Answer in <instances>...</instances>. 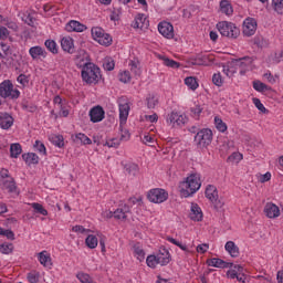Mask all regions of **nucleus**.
Masks as SVG:
<instances>
[{"instance_id": "1", "label": "nucleus", "mask_w": 283, "mask_h": 283, "mask_svg": "<svg viewBox=\"0 0 283 283\" xmlns=\"http://www.w3.org/2000/svg\"><path fill=\"white\" fill-rule=\"evenodd\" d=\"M201 185L202 184H200V177H198V175H190L185 181L179 184L181 198H189V196H193V193L200 189Z\"/></svg>"}, {"instance_id": "2", "label": "nucleus", "mask_w": 283, "mask_h": 283, "mask_svg": "<svg viewBox=\"0 0 283 283\" xmlns=\"http://www.w3.org/2000/svg\"><path fill=\"white\" fill-rule=\"evenodd\" d=\"M82 81L87 85H96L101 81V69L94 63L86 64L82 67Z\"/></svg>"}, {"instance_id": "3", "label": "nucleus", "mask_w": 283, "mask_h": 283, "mask_svg": "<svg viewBox=\"0 0 283 283\" xmlns=\"http://www.w3.org/2000/svg\"><path fill=\"white\" fill-rule=\"evenodd\" d=\"M213 140V133L209 128H203L197 133L195 136V143L199 147V149H203L205 147H209L211 142Z\"/></svg>"}, {"instance_id": "4", "label": "nucleus", "mask_w": 283, "mask_h": 283, "mask_svg": "<svg viewBox=\"0 0 283 283\" xmlns=\"http://www.w3.org/2000/svg\"><path fill=\"white\" fill-rule=\"evenodd\" d=\"M0 96L1 98H19L21 96V92L19 90H14V85L10 80H6L0 84Z\"/></svg>"}, {"instance_id": "5", "label": "nucleus", "mask_w": 283, "mask_h": 283, "mask_svg": "<svg viewBox=\"0 0 283 283\" xmlns=\"http://www.w3.org/2000/svg\"><path fill=\"white\" fill-rule=\"evenodd\" d=\"M217 30L221 36H238L240 35V29L234 23L229 21H221L217 24Z\"/></svg>"}, {"instance_id": "6", "label": "nucleus", "mask_w": 283, "mask_h": 283, "mask_svg": "<svg viewBox=\"0 0 283 283\" xmlns=\"http://www.w3.org/2000/svg\"><path fill=\"white\" fill-rule=\"evenodd\" d=\"M169 198V193L165 189L155 188L149 190L148 200L155 205H160Z\"/></svg>"}, {"instance_id": "7", "label": "nucleus", "mask_w": 283, "mask_h": 283, "mask_svg": "<svg viewBox=\"0 0 283 283\" xmlns=\"http://www.w3.org/2000/svg\"><path fill=\"white\" fill-rule=\"evenodd\" d=\"M251 65H253V57L250 56L241 57L235 62V66L240 69L241 76H244L251 70Z\"/></svg>"}, {"instance_id": "8", "label": "nucleus", "mask_w": 283, "mask_h": 283, "mask_svg": "<svg viewBox=\"0 0 283 283\" xmlns=\"http://www.w3.org/2000/svg\"><path fill=\"white\" fill-rule=\"evenodd\" d=\"M258 30V21L253 18H247L243 21V34L244 36H253Z\"/></svg>"}, {"instance_id": "9", "label": "nucleus", "mask_w": 283, "mask_h": 283, "mask_svg": "<svg viewBox=\"0 0 283 283\" xmlns=\"http://www.w3.org/2000/svg\"><path fill=\"white\" fill-rule=\"evenodd\" d=\"M75 63L78 67H85V65H91L90 54L85 50L77 51L75 55Z\"/></svg>"}, {"instance_id": "10", "label": "nucleus", "mask_w": 283, "mask_h": 283, "mask_svg": "<svg viewBox=\"0 0 283 283\" xmlns=\"http://www.w3.org/2000/svg\"><path fill=\"white\" fill-rule=\"evenodd\" d=\"M90 118L92 123H101L105 118V111L102 106H95L90 111Z\"/></svg>"}, {"instance_id": "11", "label": "nucleus", "mask_w": 283, "mask_h": 283, "mask_svg": "<svg viewBox=\"0 0 283 283\" xmlns=\"http://www.w3.org/2000/svg\"><path fill=\"white\" fill-rule=\"evenodd\" d=\"M61 48L67 54H74L76 52V48L74 46V39L72 36H64L61 40Z\"/></svg>"}, {"instance_id": "12", "label": "nucleus", "mask_w": 283, "mask_h": 283, "mask_svg": "<svg viewBox=\"0 0 283 283\" xmlns=\"http://www.w3.org/2000/svg\"><path fill=\"white\" fill-rule=\"evenodd\" d=\"M132 27L135 28V30H147L149 28V20H147L145 14H138L135 18Z\"/></svg>"}, {"instance_id": "13", "label": "nucleus", "mask_w": 283, "mask_h": 283, "mask_svg": "<svg viewBox=\"0 0 283 283\" xmlns=\"http://www.w3.org/2000/svg\"><path fill=\"white\" fill-rule=\"evenodd\" d=\"M207 264L208 266H214L216 269H231V266H233V263H229L218 258L207 260Z\"/></svg>"}, {"instance_id": "14", "label": "nucleus", "mask_w": 283, "mask_h": 283, "mask_svg": "<svg viewBox=\"0 0 283 283\" xmlns=\"http://www.w3.org/2000/svg\"><path fill=\"white\" fill-rule=\"evenodd\" d=\"M264 213L268 218H280V207L273 202H268L264 207Z\"/></svg>"}, {"instance_id": "15", "label": "nucleus", "mask_w": 283, "mask_h": 283, "mask_svg": "<svg viewBox=\"0 0 283 283\" xmlns=\"http://www.w3.org/2000/svg\"><path fill=\"white\" fill-rule=\"evenodd\" d=\"M158 32L164 36H174V25L170 22L163 21L158 24Z\"/></svg>"}, {"instance_id": "16", "label": "nucleus", "mask_w": 283, "mask_h": 283, "mask_svg": "<svg viewBox=\"0 0 283 283\" xmlns=\"http://www.w3.org/2000/svg\"><path fill=\"white\" fill-rule=\"evenodd\" d=\"M14 125V118L8 113H0V127L1 129H10Z\"/></svg>"}, {"instance_id": "17", "label": "nucleus", "mask_w": 283, "mask_h": 283, "mask_svg": "<svg viewBox=\"0 0 283 283\" xmlns=\"http://www.w3.org/2000/svg\"><path fill=\"white\" fill-rule=\"evenodd\" d=\"M65 29L67 32H85V30H87V25L76 20H72L66 24Z\"/></svg>"}, {"instance_id": "18", "label": "nucleus", "mask_w": 283, "mask_h": 283, "mask_svg": "<svg viewBox=\"0 0 283 283\" xmlns=\"http://www.w3.org/2000/svg\"><path fill=\"white\" fill-rule=\"evenodd\" d=\"M189 217L195 222H200L202 220V209L198 207V203H192Z\"/></svg>"}, {"instance_id": "19", "label": "nucleus", "mask_w": 283, "mask_h": 283, "mask_svg": "<svg viewBox=\"0 0 283 283\" xmlns=\"http://www.w3.org/2000/svg\"><path fill=\"white\" fill-rule=\"evenodd\" d=\"M169 258V251L164 248L159 250V253L157 254V262L160 264V266H167V264L170 262Z\"/></svg>"}, {"instance_id": "20", "label": "nucleus", "mask_w": 283, "mask_h": 283, "mask_svg": "<svg viewBox=\"0 0 283 283\" xmlns=\"http://www.w3.org/2000/svg\"><path fill=\"white\" fill-rule=\"evenodd\" d=\"M129 116V103L119 104V123H127V118Z\"/></svg>"}, {"instance_id": "21", "label": "nucleus", "mask_w": 283, "mask_h": 283, "mask_svg": "<svg viewBox=\"0 0 283 283\" xmlns=\"http://www.w3.org/2000/svg\"><path fill=\"white\" fill-rule=\"evenodd\" d=\"M130 209L129 206L125 205L122 208H117L114 211L115 220H127V214L129 213Z\"/></svg>"}, {"instance_id": "22", "label": "nucleus", "mask_w": 283, "mask_h": 283, "mask_svg": "<svg viewBox=\"0 0 283 283\" xmlns=\"http://www.w3.org/2000/svg\"><path fill=\"white\" fill-rule=\"evenodd\" d=\"M29 54L33 59V61H35V59H39V56H42L43 59H45V56H48V52L45 51V49H43L41 46H32L29 50Z\"/></svg>"}, {"instance_id": "23", "label": "nucleus", "mask_w": 283, "mask_h": 283, "mask_svg": "<svg viewBox=\"0 0 283 283\" xmlns=\"http://www.w3.org/2000/svg\"><path fill=\"white\" fill-rule=\"evenodd\" d=\"M226 251L231 255V258H239L240 256V248L235 245V242L228 241L224 247Z\"/></svg>"}, {"instance_id": "24", "label": "nucleus", "mask_w": 283, "mask_h": 283, "mask_svg": "<svg viewBox=\"0 0 283 283\" xmlns=\"http://www.w3.org/2000/svg\"><path fill=\"white\" fill-rule=\"evenodd\" d=\"M220 10L222 14H226L227 17L233 15V6H231V2L229 0L220 1Z\"/></svg>"}, {"instance_id": "25", "label": "nucleus", "mask_w": 283, "mask_h": 283, "mask_svg": "<svg viewBox=\"0 0 283 283\" xmlns=\"http://www.w3.org/2000/svg\"><path fill=\"white\" fill-rule=\"evenodd\" d=\"M157 59H159L160 61L164 62V65H166V67H172V70H178V67H180V63L170 60L169 57L165 56V55H157Z\"/></svg>"}, {"instance_id": "26", "label": "nucleus", "mask_w": 283, "mask_h": 283, "mask_svg": "<svg viewBox=\"0 0 283 283\" xmlns=\"http://www.w3.org/2000/svg\"><path fill=\"white\" fill-rule=\"evenodd\" d=\"M3 189H7L9 193H14L17 191V182H14V178L9 177V179L2 180Z\"/></svg>"}, {"instance_id": "27", "label": "nucleus", "mask_w": 283, "mask_h": 283, "mask_svg": "<svg viewBox=\"0 0 283 283\" xmlns=\"http://www.w3.org/2000/svg\"><path fill=\"white\" fill-rule=\"evenodd\" d=\"M22 158L27 165H39V156L34 153L23 154Z\"/></svg>"}, {"instance_id": "28", "label": "nucleus", "mask_w": 283, "mask_h": 283, "mask_svg": "<svg viewBox=\"0 0 283 283\" xmlns=\"http://www.w3.org/2000/svg\"><path fill=\"white\" fill-rule=\"evenodd\" d=\"M146 104L148 109H156L158 105V95L148 94L146 97Z\"/></svg>"}, {"instance_id": "29", "label": "nucleus", "mask_w": 283, "mask_h": 283, "mask_svg": "<svg viewBox=\"0 0 283 283\" xmlns=\"http://www.w3.org/2000/svg\"><path fill=\"white\" fill-rule=\"evenodd\" d=\"M93 39L94 41H96V43H98L99 45H104L105 48H109V45L114 43L112 36H94Z\"/></svg>"}, {"instance_id": "30", "label": "nucleus", "mask_w": 283, "mask_h": 283, "mask_svg": "<svg viewBox=\"0 0 283 283\" xmlns=\"http://www.w3.org/2000/svg\"><path fill=\"white\" fill-rule=\"evenodd\" d=\"M206 198H208V200H213L214 198H218V188H216V186L213 185H209L206 188Z\"/></svg>"}, {"instance_id": "31", "label": "nucleus", "mask_w": 283, "mask_h": 283, "mask_svg": "<svg viewBox=\"0 0 283 283\" xmlns=\"http://www.w3.org/2000/svg\"><path fill=\"white\" fill-rule=\"evenodd\" d=\"M44 45L46 48V50H49V52H51V54H59V45L56 44V42L54 40H46L44 42Z\"/></svg>"}, {"instance_id": "32", "label": "nucleus", "mask_w": 283, "mask_h": 283, "mask_svg": "<svg viewBox=\"0 0 283 283\" xmlns=\"http://www.w3.org/2000/svg\"><path fill=\"white\" fill-rule=\"evenodd\" d=\"M116 67V63L114 62V59L112 57H105L103 61V69L106 72H112Z\"/></svg>"}, {"instance_id": "33", "label": "nucleus", "mask_w": 283, "mask_h": 283, "mask_svg": "<svg viewBox=\"0 0 283 283\" xmlns=\"http://www.w3.org/2000/svg\"><path fill=\"white\" fill-rule=\"evenodd\" d=\"M85 244L88 249H96V247H98V239L96 235L90 234L85 240Z\"/></svg>"}, {"instance_id": "34", "label": "nucleus", "mask_w": 283, "mask_h": 283, "mask_svg": "<svg viewBox=\"0 0 283 283\" xmlns=\"http://www.w3.org/2000/svg\"><path fill=\"white\" fill-rule=\"evenodd\" d=\"M253 88L256 92H269L271 90V86L262 83L261 81H254L253 82Z\"/></svg>"}, {"instance_id": "35", "label": "nucleus", "mask_w": 283, "mask_h": 283, "mask_svg": "<svg viewBox=\"0 0 283 283\" xmlns=\"http://www.w3.org/2000/svg\"><path fill=\"white\" fill-rule=\"evenodd\" d=\"M253 44L256 45V48H269V40L264 36H258L254 38Z\"/></svg>"}, {"instance_id": "36", "label": "nucleus", "mask_w": 283, "mask_h": 283, "mask_svg": "<svg viewBox=\"0 0 283 283\" xmlns=\"http://www.w3.org/2000/svg\"><path fill=\"white\" fill-rule=\"evenodd\" d=\"M21 144H12L10 147L11 158H19L21 156Z\"/></svg>"}, {"instance_id": "37", "label": "nucleus", "mask_w": 283, "mask_h": 283, "mask_svg": "<svg viewBox=\"0 0 283 283\" xmlns=\"http://www.w3.org/2000/svg\"><path fill=\"white\" fill-rule=\"evenodd\" d=\"M22 21L27 23V25H31V28H34L36 23V19L31 13H23Z\"/></svg>"}, {"instance_id": "38", "label": "nucleus", "mask_w": 283, "mask_h": 283, "mask_svg": "<svg viewBox=\"0 0 283 283\" xmlns=\"http://www.w3.org/2000/svg\"><path fill=\"white\" fill-rule=\"evenodd\" d=\"M48 252L43 251L39 253V262L43 264V266H50L51 258L50 255L45 254Z\"/></svg>"}, {"instance_id": "39", "label": "nucleus", "mask_w": 283, "mask_h": 283, "mask_svg": "<svg viewBox=\"0 0 283 283\" xmlns=\"http://www.w3.org/2000/svg\"><path fill=\"white\" fill-rule=\"evenodd\" d=\"M92 36H109V33H105V30L101 27H93L91 29Z\"/></svg>"}, {"instance_id": "40", "label": "nucleus", "mask_w": 283, "mask_h": 283, "mask_svg": "<svg viewBox=\"0 0 283 283\" xmlns=\"http://www.w3.org/2000/svg\"><path fill=\"white\" fill-rule=\"evenodd\" d=\"M14 251V245L12 243H2L0 245V252H2L4 255H10Z\"/></svg>"}, {"instance_id": "41", "label": "nucleus", "mask_w": 283, "mask_h": 283, "mask_svg": "<svg viewBox=\"0 0 283 283\" xmlns=\"http://www.w3.org/2000/svg\"><path fill=\"white\" fill-rule=\"evenodd\" d=\"M177 120H178V113H174V112L168 114L166 118L167 125H170L171 127H176Z\"/></svg>"}, {"instance_id": "42", "label": "nucleus", "mask_w": 283, "mask_h": 283, "mask_svg": "<svg viewBox=\"0 0 283 283\" xmlns=\"http://www.w3.org/2000/svg\"><path fill=\"white\" fill-rule=\"evenodd\" d=\"M272 8L277 14H283V2L282 0H272Z\"/></svg>"}, {"instance_id": "43", "label": "nucleus", "mask_w": 283, "mask_h": 283, "mask_svg": "<svg viewBox=\"0 0 283 283\" xmlns=\"http://www.w3.org/2000/svg\"><path fill=\"white\" fill-rule=\"evenodd\" d=\"M146 263L147 266H149L150 269H156V266H158V256L157 255H149L146 259Z\"/></svg>"}, {"instance_id": "44", "label": "nucleus", "mask_w": 283, "mask_h": 283, "mask_svg": "<svg viewBox=\"0 0 283 283\" xmlns=\"http://www.w3.org/2000/svg\"><path fill=\"white\" fill-rule=\"evenodd\" d=\"M238 272H242L241 265H234V270H229L227 276L230 277V280H235L238 277Z\"/></svg>"}, {"instance_id": "45", "label": "nucleus", "mask_w": 283, "mask_h": 283, "mask_svg": "<svg viewBox=\"0 0 283 283\" xmlns=\"http://www.w3.org/2000/svg\"><path fill=\"white\" fill-rule=\"evenodd\" d=\"M185 83L190 90H198V81L196 80V77H186Z\"/></svg>"}, {"instance_id": "46", "label": "nucleus", "mask_w": 283, "mask_h": 283, "mask_svg": "<svg viewBox=\"0 0 283 283\" xmlns=\"http://www.w3.org/2000/svg\"><path fill=\"white\" fill-rule=\"evenodd\" d=\"M214 125L218 132H221V133L227 132V124L223 123L220 117H214Z\"/></svg>"}, {"instance_id": "47", "label": "nucleus", "mask_w": 283, "mask_h": 283, "mask_svg": "<svg viewBox=\"0 0 283 283\" xmlns=\"http://www.w3.org/2000/svg\"><path fill=\"white\" fill-rule=\"evenodd\" d=\"M125 169L129 176H136L138 174V165L136 164H127Z\"/></svg>"}, {"instance_id": "48", "label": "nucleus", "mask_w": 283, "mask_h": 283, "mask_svg": "<svg viewBox=\"0 0 283 283\" xmlns=\"http://www.w3.org/2000/svg\"><path fill=\"white\" fill-rule=\"evenodd\" d=\"M33 147L35 151H39V154H41L42 156H46L48 150L45 149V145L43 143L36 140Z\"/></svg>"}, {"instance_id": "49", "label": "nucleus", "mask_w": 283, "mask_h": 283, "mask_svg": "<svg viewBox=\"0 0 283 283\" xmlns=\"http://www.w3.org/2000/svg\"><path fill=\"white\" fill-rule=\"evenodd\" d=\"M75 138H76V140H80L83 145H92V139H90V137H87L83 133L76 134Z\"/></svg>"}, {"instance_id": "50", "label": "nucleus", "mask_w": 283, "mask_h": 283, "mask_svg": "<svg viewBox=\"0 0 283 283\" xmlns=\"http://www.w3.org/2000/svg\"><path fill=\"white\" fill-rule=\"evenodd\" d=\"M138 65H139L138 60H132L129 62L130 72H134V74H136L137 76H140V69L138 67Z\"/></svg>"}, {"instance_id": "51", "label": "nucleus", "mask_w": 283, "mask_h": 283, "mask_svg": "<svg viewBox=\"0 0 283 283\" xmlns=\"http://www.w3.org/2000/svg\"><path fill=\"white\" fill-rule=\"evenodd\" d=\"M51 143H53V145H55V147H63V145H65V143L63 142V136H61V135L52 136Z\"/></svg>"}, {"instance_id": "52", "label": "nucleus", "mask_w": 283, "mask_h": 283, "mask_svg": "<svg viewBox=\"0 0 283 283\" xmlns=\"http://www.w3.org/2000/svg\"><path fill=\"white\" fill-rule=\"evenodd\" d=\"M212 83L213 85H217V87H222L224 80H222V75L220 73H214L212 76Z\"/></svg>"}, {"instance_id": "53", "label": "nucleus", "mask_w": 283, "mask_h": 283, "mask_svg": "<svg viewBox=\"0 0 283 283\" xmlns=\"http://www.w3.org/2000/svg\"><path fill=\"white\" fill-rule=\"evenodd\" d=\"M252 101H253V104L255 105L256 109H259V112H262V114H266V112H269L266 109V107H264V104H262L260 98L254 97Z\"/></svg>"}, {"instance_id": "54", "label": "nucleus", "mask_w": 283, "mask_h": 283, "mask_svg": "<svg viewBox=\"0 0 283 283\" xmlns=\"http://www.w3.org/2000/svg\"><path fill=\"white\" fill-rule=\"evenodd\" d=\"M32 209H34L35 213H40L41 216H48V211L41 203H32Z\"/></svg>"}, {"instance_id": "55", "label": "nucleus", "mask_w": 283, "mask_h": 283, "mask_svg": "<svg viewBox=\"0 0 283 283\" xmlns=\"http://www.w3.org/2000/svg\"><path fill=\"white\" fill-rule=\"evenodd\" d=\"M210 202L213 205V207L217 211H220V209H222V207H224V200L222 198L219 199V197L214 198Z\"/></svg>"}, {"instance_id": "56", "label": "nucleus", "mask_w": 283, "mask_h": 283, "mask_svg": "<svg viewBox=\"0 0 283 283\" xmlns=\"http://www.w3.org/2000/svg\"><path fill=\"white\" fill-rule=\"evenodd\" d=\"M76 277L82 283H90V282H92V276H90V274H87V273L80 272V273L76 274Z\"/></svg>"}, {"instance_id": "57", "label": "nucleus", "mask_w": 283, "mask_h": 283, "mask_svg": "<svg viewBox=\"0 0 283 283\" xmlns=\"http://www.w3.org/2000/svg\"><path fill=\"white\" fill-rule=\"evenodd\" d=\"M119 81L120 83H129V81H132V74L129 73V71H124L119 73Z\"/></svg>"}, {"instance_id": "58", "label": "nucleus", "mask_w": 283, "mask_h": 283, "mask_svg": "<svg viewBox=\"0 0 283 283\" xmlns=\"http://www.w3.org/2000/svg\"><path fill=\"white\" fill-rule=\"evenodd\" d=\"M17 81L22 85V87H28V85H30V78H28L25 74H20Z\"/></svg>"}, {"instance_id": "59", "label": "nucleus", "mask_w": 283, "mask_h": 283, "mask_svg": "<svg viewBox=\"0 0 283 283\" xmlns=\"http://www.w3.org/2000/svg\"><path fill=\"white\" fill-rule=\"evenodd\" d=\"M134 251L137 255V260H139V262H143V260H145V251L143 250V248L135 245Z\"/></svg>"}, {"instance_id": "60", "label": "nucleus", "mask_w": 283, "mask_h": 283, "mask_svg": "<svg viewBox=\"0 0 283 283\" xmlns=\"http://www.w3.org/2000/svg\"><path fill=\"white\" fill-rule=\"evenodd\" d=\"M0 235H3L8 240H14V232L12 230L0 228Z\"/></svg>"}, {"instance_id": "61", "label": "nucleus", "mask_w": 283, "mask_h": 283, "mask_svg": "<svg viewBox=\"0 0 283 283\" xmlns=\"http://www.w3.org/2000/svg\"><path fill=\"white\" fill-rule=\"evenodd\" d=\"M22 109H24V112L34 113V112H36V105H34L30 102H24V103H22Z\"/></svg>"}, {"instance_id": "62", "label": "nucleus", "mask_w": 283, "mask_h": 283, "mask_svg": "<svg viewBox=\"0 0 283 283\" xmlns=\"http://www.w3.org/2000/svg\"><path fill=\"white\" fill-rule=\"evenodd\" d=\"M104 145H106V147H114L116 149L120 145V139L112 138L109 140H106Z\"/></svg>"}, {"instance_id": "63", "label": "nucleus", "mask_w": 283, "mask_h": 283, "mask_svg": "<svg viewBox=\"0 0 283 283\" xmlns=\"http://www.w3.org/2000/svg\"><path fill=\"white\" fill-rule=\"evenodd\" d=\"M223 74H226L228 78H233V75L235 74V69H233V66H223Z\"/></svg>"}, {"instance_id": "64", "label": "nucleus", "mask_w": 283, "mask_h": 283, "mask_svg": "<svg viewBox=\"0 0 283 283\" xmlns=\"http://www.w3.org/2000/svg\"><path fill=\"white\" fill-rule=\"evenodd\" d=\"M193 118H200V114H202V107L200 105H196L190 108Z\"/></svg>"}]
</instances>
